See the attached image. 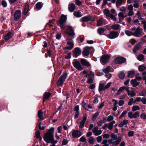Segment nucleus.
Returning <instances> with one entry per match:
<instances>
[{
    "instance_id": "obj_1",
    "label": "nucleus",
    "mask_w": 146,
    "mask_h": 146,
    "mask_svg": "<svg viewBox=\"0 0 146 146\" xmlns=\"http://www.w3.org/2000/svg\"><path fill=\"white\" fill-rule=\"evenodd\" d=\"M54 130V129L53 127H51L45 134L44 137V141L47 143L52 142L53 140Z\"/></svg>"
},
{
    "instance_id": "obj_2",
    "label": "nucleus",
    "mask_w": 146,
    "mask_h": 146,
    "mask_svg": "<svg viewBox=\"0 0 146 146\" xmlns=\"http://www.w3.org/2000/svg\"><path fill=\"white\" fill-rule=\"evenodd\" d=\"M67 27L65 33L66 34L68 35L70 37H70L67 38V40H71L72 39V38L74 36L75 34L71 26H67Z\"/></svg>"
},
{
    "instance_id": "obj_3",
    "label": "nucleus",
    "mask_w": 146,
    "mask_h": 146,
    "mask_svg": "<svg viewBox=\"0 0 146 146\" xmlns=\"http://www.w3.org/2000/svg\"><path fill=\"white\" fill-rule=\"evenodd\" d=\"M66 16L62 15L61 17L60 21L57 23V25L60 26L62 29H64L65 27L64 23L66 22Z\"/></svg>"
},
{
    "instance_id": "obj_4",
    "label": "nucleus",
    "mask_w": 146,
    "mask_h": 146,
    "mask_svg": "<svg viewBox=\"0 0 146 146\" xmlns=\"http://www.w3.org/2000/svg\"><path fill=\"white\" fill-rule=\"evenodd\" d=\"M67 77V74L66 73H64L60 77L59 79L57 82V86H62L65 81Z\"/></svg>"
},
{
    "instance_id": "obj_5",
    "label": "nucleus",
    "mask_w": 146,
    "mask_h": 146,
    "mask_svg": "<svg viewBox=\"0 0 146 146\" xmlns=\"http://www.w3.org/2000/svg\"><path fill=\"white\" fill-rule=\"evenodd\" d=\"M139 112L138 111H136L134 113L131 111L128 113V117L131 119L139 117Z\"/></svg>"
},
{
    "instance_id": "obj_6",
    "label": "nucleus",
    "mask_w": 146,
    "mask_h": 146,
    "mask_svg": "<svg viewBox=\"0 0 146 146\" xmlns=\"http://www.w3.org/2000/svg\"><path fill=\"white\" fill-rule=\"evenodd\" d=\"M92 49L94 50L92 47L86 46L84 48L82 54L84 56H88L90 54V50Z\"/></svg>"
},
{
    "instance_id": "obj_7",
    "label": "nucleus",
    "mask_w": 146,
    "mask_h": 146,
    "mask_svg": "<svg viewBox=\"0 0 146 146\" xmlns=\"http://www.w3.org/2000/svg\"><path fill=\"white\" fill-rule=\"evenodd\" d=\"M73 64L74 67L78 70L81 71L82 70V67L78 61L76 60L73 61Z\"/></svg>"
},
{
    "instance_id": "obj_8",
    "label": "nucleus",
    "mask_w": 146,
    "mask_h": 146,
    "mask_svg": "<svg viewBox=\"0 0 146 146\" xmlns=\"http://www.w3.org/2000/svg\"><path fill=\"white\" fill-rule=\"evenodd\" d=\"M126 61L125 58L121 57L117 58H115L114 60V62L116 64H120L123 63Z\"/></svg>"
},
{
    "instance_id": "obj_9",
    "label": "nucleus",
    "mask_w": 146,
    "mask_h": 146,
    "mask_svg": "<svg viewBox=\"0 0 146 146\" xmlns=\"http://www.w3.org/2000/svg\"><path fill=\"white\" fill-rule=\"evenodd\" d=\"M127 9L129 11L127 16L129 17H131L134 14V13L133 11V6L131 4L130 5L128 6L127 7Z\"/></svg>"
},
{
    "instance_id": "obj_10",
    "label": "nucleus",
    "mask_w": 146,
    "mask_h": 146,
    "mask_svg": "<svg viewBox=\"0 0 146 146\" xmlns=\"http://www.w3.org/2000/svg\"><path fill=\"white\" fill-rule=\"evenodd\" d=\"M118 35L119 34L117 32L113 31L110 32L107 36L110 38L114 39L117 37Z\"/></svg>"
},
{
    "instance_id": "obj_11",
    "label": "nucleus",
    "mask_w": 146,
    "mask_h": 146,
    "mask_svg": "<svg viewBox=\"0 0 146 146\" xmlns=\"http://www.w3.org/2000/svg\"><path fill=\"white\" fill-rule=\"evenodd\" d=\"M121 137H117V140L115 141H113V140L111 139L108 140V141L110 144H112L115 145H117L121 141Z\"/></svg>"
},
{
    "instance_id": "obj_12",
    "label": "nucleus",
    "mask_w": 146,
    "mask_h": 146,
    "mask_svg": "<svg viewBox=\"0 0 146 146\" xmlns=\"http://www.w3.org/2000/svg\"><path fill=\"white\" fill-rule=\"evenodd\" d=\"M72 135L74 138L78 137L82 135V133L78 130H75L72 132Z\"/></svg>"
},
{
    "instance_id": "obj_13",
    "label": "nucleus",
    "mask_w": 146,
    "mask_h": 146,
    "mask_svg": "<svg viewBox=\"0 0 146 146\" xmlns=\"http://www.w3.org/2000/svg\"><path fill=\"white\" fill-rule=\"evenodd\" d=\"M110 58V56L108 55H106L102 56V58L100 59V60L102 62L105 63L108 62Z\"/></svg>"
},
{
    "instance_id": "obj_14",
    "label": "nucleus",
    "mask_w": 146,
    "mask_h": 146,
    "mask_svg": "<svg viewBox=\"0 0 146 146\" xmlns=\"http://www.w3.org/2000/svg\"><path fill=\"white\" fill-rule=\"evenodd\" d=\"M141 31L140 27H138L137 29L133 33V35L137 37H139L142 36Z\"/></svg>"
},
{
    "instance_id": "obj_15",
    "label": "nucleus",
    "mask_w": 146,
    "mask_h": 146,
    "mask_svg": "<svg viewBox=\"0 0 146 146\" xmlns=\"http://www.w3.org/2000/svg\"><path fill=\"white\" fill-rule=\"evenodd\" d=\"M142 44L141 42H139L137 44L135 45L133 49V51L134 53H136L142 47Z\"/></svg>"
},
{
    "instance_id": "obj_16",
    "label": "nucleus",
    "mask_w": 146,
    "mask_h": 146,
    "mask_svg": "<svg viewBox=\"0 0 146 146\" xmlns=\"http://www.w3.org/2000/svg\"><path fill=\"white\" fill-rule=\"evenodd\" d=\"M21 11L20 10L16 11L15 13L14 19L15 20H17L20 17Z\"/></svg>"
},
{
    "instance_id": "obj_17",
    "label": "nucleus",
    "mask_w": 146,
    "mask_h": 146,
    "mask_svg": "<svg viewBox=\"0 0 146 146\" xmlns=\"http://www.w3.org/2000/svg\"><path fill=\"white\" fill-rule=\"evenodd\" d=\"M119 17V23H120L124 18L127 16V15H124V14L122 12H120L118 14Z\"/></svg>"
},
{
    "instance_id": "obj_18",
    "label": "nucleus",
    "mask_w": 146,
    "mask_h": 146,
    "mask_svg": "<svg viewBox=\"0 0 146 146\" xmlns=\"http://www.w3.org/2000/svg\"><path fill=\"white\" fill-rule=\"evenodd\" d=\"M87 119V117L86 116L84 117L83 119L80 122V125L79 126V127L80 128H83L84 125V124L86 121Z\"/></svg>"
},
{
    "instance_id": "obj_19",
    "label": "nucleus",
    "mask_w": 146,
    "mask_h": 146,
    "mask_svg": "<svg viewBox=\"0 0 146 146\" xmlns=\"http://www.w3.org/2000/svg\"><path fill=\"white\" fill-rule=\"evenodd\" d=\"M74 50L75 56L76 58L81 54V50L78 47H76L75 48Z\"/></svg>"
},
{
    "instance_id": "obj_20",
    "label": "nucleus",
    "mask_w": 146,
    "mask_h": 146,
    "mask_svg": "<svg viewBox=\"0 0 146 146\" xmlns=\"http://www.w3.org/2000/svg\"><path fill=\"white\" fill-rule=\"evenodd\" d=\"M80 62L82 64L83 66H90V65L89 62L87 61L85 59H81L80 60Z\"/></svg>"
},
{
    "instance_id": "obj_21",
    "label": "nucleus",
    "mask_w": 146,
    "mask_h": 146,
    "mask_svg": "<svg viewBox=\"0 0 146 146\" xmlns=\"http://www.w3.org/2000/svg\"><path fill=\"white\" fill-rule=\"evenodd\" d=\"M13 36V35L12 33L9 32L5 36L4 39L6 41L8 40L10 38H11Z\"/></svg>"
},
{
    "instance_id": "obj_22",
    "label": "nucleus",
    "mask_w": 146,
    "mask_h": 146,
    "mask_svg": "<svg viewBox=\"0 0 146 146\" xmlns=\"http://www.w3.org/2000/svg\"><path fill=\"white\" fill-rule=\"evenodd\" d=\"M68 10L71 12H73L75 8V5L73 3H70L68 5Z\"/></svg>"
},
{
    "instance_id": "obj_23",
    "label": "nucleus",
    "mask_w": 146,
    "mask_h": 146,
    "mask_svg": "<svg viewBox=\"0 0 146 146\" xmlns=\"http://www.w3.org/2000/svg\"><path fill=\"white\" fill-rule=\"evenodd\" d=\"M130 82L132 86L134 87L137 86L139 84V83L137 82L136 79L132 80Z\"/></svg>"
},
{
    "instance_id": "obj_24",
    "label": "nucleus",
    "mask_w": 146,
    "mask_h": 146,
    "mask_svg": "<svg viewBox=\"0 0 146 146\" xmlns=\"http://www.w3.org/2000/svg\"><path fill=\"white\" fill-rule=\"evenodd\" d=\"M115 123V121H112L109 123L108 125V127L110 130H111L112 129L113 124Z\"/></svg>"
},
{
    "instance_id": "obj_25",
    "label": "nucleus",
    "mask_w": 146,
    "mask_h": 146,
    "mask_svg": "<svg viewBox=\"0 0 146 146\" xmlns=\"http://www.w3.org/2000/svg\"><path fill=\"white\" fill-rule=\"evenodd\" d=\"M38 116L39 119L41 120H44V118L43 117V112L41 110H39L38 112Z\"/></svg>"
},
{
    "instance_id": "obj_26",
    "label": "nucleus",
    "mask_w": 146,
    "mask_h": 146,
    "mask_svg": "<svg viewBox=\"0 0 146 146\" xmlns=\"http://www.w3.org/2000/svg\"><path fill=\"white\" fill-rule=\"evenodd\" d=\"M135 73V72L134 70L129 71L127 76L129 78H132L134 76Z\"/></svg>"
},
{
    "instance_id": "obj_27",
    "label": "nucleus",
    "mask_w": 146,
    "mask_h": 146,
    "mask_svg": "<svg viewBox=\"0 0 146 146\" xmlns=\"http://www.w3.org/2000/svg\"><path fill=\"white\" fill-rule=\"evenodd\" d=\"M74 16L77 17H80L82 16V15L78 11H75L74 12Z\"/></svg>"
},
{
    "instance_id": "obj_28",
    "label": "nucleus",
    "mask_w": 146,
    "mask_h": 146,
    "mask_svg": "<svg viewBox=\"0 0 146 146\" xmlns=\"http://www.w3.org/2000/svg\"><path fill=\"white\" fill-rule=\"evenodd\" d=\"M105 88V84L103 83H100L99 86L98 90L100 92L102 91L103 90H104Z\"/></svg>"
},
{
    "instance_id": "obj_29",
    "label": "nucleus",
    "mask_w": 146,
    "mask_h": 146,
    "mask_svg": "<svg viewBox=\"0 0 146 146\" xmlns=\"http://www.w3.org/2000/svg\"><path fill=\"white\" fill-rule=\"evenodd\" d=\"M111 68L110 66H108L106 68H104L103 70V72L105 73H108L111 72Z\"/></svg>"
},
{
    "instance_id": "obj_30",
    "label": "nucleus",
    "mask_w": 146,
    "mask_h": 146,
    "mask_svg": "<svg viewBox=\"0 0 146 146\" xmlns=\"http://www.w3.org/2000/svg\"><path fill=\"white\" fill-rule=\"evenodd\" d=\"M103 12L104 14L107 17H109V16L111 14L109 10L107 9H105L104 10Z\"/></svg>"
},
{
    "instance_id": "obj_31",
    "label": "nucleus",
    "mask_w": 146,
    "mask_h": 146,
    "mask_svg": "<svg viewBox=\"0 0 146 146\" xmlns=\"http://www.w3.org/2000/svg\"><path fill=\"white\" fill-rule=\"evenodd\" d=\"M120 25L118 24H114L111 26V28L112 29L115 30H117L120 27Z\"/></svg>"
},
{
    "instance_id": "obj_32",
    "label": "nucleus",
    "mask_w": 146,
    "mask_h": 146,
    "mask_svg": "<svg viewBox=\"0 0 146 146\" xmlns=\"http://www.w3.org/2000/svg\"><path fill=\"white\" fill-rule=\"evenodd\" d=\"M90 17L88 16H85L82 17L81 19V21L83 22H86L90 20Z\"/></svg>"
},
{
    "instance_id": "obj_33",
    "label": "nucleus",
    "mask_w": 146,
    "mask_h": 146,
    "mask_svg": "<svg viewBox=\"0 0 146 146\" xmlns=\"http://www.w3.org/2000/svg\"><path fill=\"white\" fill-rule=\"evenodd\" d=\"M146 69V67L144 66L140 65L138 67V70L140 72L144 71Z\"/></svg>"
},
{
    "instance_id": "obj_34",
    "label": "nucleus",
    "mask_w": 146,
    "mask_h": 146,
    "mask_svg": "<svg viewBox=\"0 0 146 146\" xmlns=\"http://www.w3.org/2000/svg\"><path fill=\"white\" fill-rule=\"evenodd\" d=\"M128 121L127 119L124 120L119 125V127H122L125 125H126L128 123Z\"/></svg>"
},
{
    "instance_id": "obj_35",
    "label": "nucleus",
    "mask_w": 146,
    "mask_h": 146,
    "mask_svg": "<svg viewBox=\"0 0 146 146\" xmlns=\"http://www.w3.org/2000/svg\"><path fill=\"white\" fill-rule=\"evenodd\" d=\"M40 133L39 131H36L35 134V136L36 138L38 139L39 141H41L42 139L41 137L40 136Z\"/></svg>"
},
{
    "instance_id": "obj_36",
    "label": "nucleus",
    "mask_w": 146,
    "mask_h": 146,
    "mask_svg": "<svg viewBox=\"0 0 146 146\" xmlns=\"http://www.w3.org/2000/svg\"><path fill=\"white\" fill-rule=\"evenodd\" d=\"M97 31L99 35H102L104 32L105 29L102 28H100L98 29Z\"/></svg>"
},
{
    "instance_id": "obj_37",
    "label": "nucleus",
    "mask_w": 146,
    "mask_h": 146,
    "mask_svg": "<svg viewBox=\"0 0 146 146\" xmlns=\"http://www.w3.org/2000/svg\"><path fill=\"white\" fill-rule=\"evenodd\" d=\"M139 96L145 97L146 96V90H143L139 93L138 94Z\"/></svg>"
},
{
    "instance_id": "obj_38",
    "label": "nucleus",
    "mask_w": 146,
    "mask_h": 146,
    "mask_svg": "<svg viewBox=\"0 0 146 146\" xmlns=\"http://www.w3.org/2000/svg\"><path fill=\"white\" fill-rule=\"evenodd\" d=\"M140 109V108L137 105L134 106H133L132 108V111H135L137 110H139Z\"/></svg>"
},
{
    "instance_id": "obj_39",
    "label": "nucleus",
    "mask_w": 146,
    "mask_h": 146,
    "mask_svg": "<svg viewBox=\"0 0 146 146\" xmlns=\"http://www.w3.org/2000/svg\"><path fill=\"white\" fill-rule=\"evenodd\" d=\"M96 141V140L95 138L92 137H91L89 138V142L90 144H93L95 143Z\"/></svg>"
},
{
    "instance_id": "obj_40",
    "label": "nucleus",
    "mask_w": 146,
    "mask_h": 146,
    "mask_svg": "<svg viewBox=\"0 0 146 146\" xmlns=\"http://www.w3.org/2000/svg\"><path fill=\"white\" fill-rule=\"evenodd\" d=\"M50 95L51 94L49 93H45L44 95V99L45 100L48 99L50 96Z\"/></svg>"
},
{
    "instance_id": "obj_41",
    "label": "nucleus",
    "mask_w": 146,
    "mask_h": 146,
    "mask_svg": "<svg viewBox=\"0 0 146 146\" xmlns=\"http://www.w3.org/2000/svg\"><path fill=\"white\" fill-rule=\"evenodd\" d=\"M67 44L69 45L72 48L74 47V43L72 41H68L67 42Z\"/></svg>"
},
{
    "instance_id": "obj_42",
    "label": "nucleus",
    "mask_w": 146,
    "mask_h": 146,
    "mask_svg": "<svg viewBox=\"0 0 146 146\" xmlns=\"http://www.w3.org/2000/svg\"><path fill=\"white\" fill-rule=\"evenodd\" d=\"M125 75V74L122 72H120L118 74V76L121 79L124 78Z\"/></svg>"
},
{
    "instance_id": "obj_43",
    "label": "nucleus",
    "mask_w": 146,
    "mask_h": 146,
    "mask_svg": "<svg viewBox=\"0 0 146 146\" xmlns=\"http://www.w3.org/2000/svg\"><path fill=\"white\" fill-rule=\"evenodd\" d=\"M144 59V56L142 54L139 55L137 57V59L139 61H142Z\"/></svg>"
},
{
    "instance_id": "obj_44",
    "label": "nucleus",
    "mask_w": 146,
    "mask_h": 146,
    "mask_svg": "<svg viewBox=\"0 0 146 146\" xmlns=\"http://www.w3.org/2000/svg\"><path fill=\"white\" fill-rule=\"evenodd\" d=\"M29 11V5H26L24 9V15L27 14Z\"/></svg>"
},
{
    "instance_id": "obj_45",
    "label": "nucleus",
    "mask_w": 146,
    "mask_h": 146,
    "mask_svg": "<svg viewBox=\"0 0 146 146\" xmlns=\"http://www.w3.org/2000/svg\"><path fill=\"white\" fill-rule=\"evenodd\" d=\"M123 2L122 0H117L116 3V6L118 7L121 5Z\"/></svg>"
},
{
    "instance_id": "obj_46",
    "label": "nucleus",
    "mask_w": 146,
    "mask_h": 146,
    "mask_svg": "<svg viewBox=\"0 0 146 146\" xmlns=\"http://www.w3.org/2000/svg\"><path fill=\"white\" fill-rule=\"evenodd\" d=\"M125 33L128 36H131L133 35V33L131 31L129 30H126L125 31Z\"/></svg>"
},
{
    "instance_id": "obj_47",
    "label": "nucleus",
    "mask_w": 146,
    "mask_h": 146,
    "mask_svg": "<svg viewBox=\"0 0 146 146\" xmlns=\"http://www.w3.org/2000/svg\"><path fill=\"white\" fill-rule=\"evenodd\" d=\"M99 114V112H97L95 113L93 116L92 120L93 121H94L96 118L97 116Z\"/></svg>"
},
{
    "instance_id": "obj_48",
    "label": "nucleus",
    "mask_w": 146,
    "mask_h": 146,
    "mask_svg": "<svg viewBox=\"0 0 146 146\" xmlns=\"http://www.w3.org/2000/svg\"><path fill=\"white\" fill-rule=\"evenodd\" d=\"M119 10L120 11L122 12L126 13L127 12L126 8L124 6H123L121 7L120 8Z\"/></svg>"
},
{
    "instance_id": "obj_49",
    "label": "nucleus",
    "mask_w": 146,
    "mask_h": 146,
    "mask_svg": "<svg viewBox=\"0 0 146 146\" xmlns=\"http://www.w3.org/2000/svg\"><path fill=\"white\" fill-rule=\"evenodd\" d=\"M111 138V139L113 141H115L117 139V137L115 134L113 133H112L110 135Z\"/></svg>"
},
{
    "instance_id": "obj_50",
    "label": "nucleus",
    "mask_w": 146,
    "mask_h": 146,
    "mask_svg": "<svg viewBox=\"0 0 146 146\" xmlns=\"http://www.w3.org/2000/svg\"><path fill=\"white\" fill-rule=\"evenodd\" d=\"M108 141L107 140L104 139L102 142V143L103 144V146H109V144L107 143Z\"/></svg>"
},
{
    "instance_id": "obj_51",
    "label": "nucleus",
    "mask_w": 146,
    "mask_h": 146,
    "mask_svg": "<svg viewBox=\"0 0 146 146\" xmlns=\"http://www.w3.org/2000/svg\"><path fill=\"white\" fill-rule=\"evenodd\" d=\"M102 132V130H99L97 131L96 132H95V133H94V134L96 136H98L100 134H101Z\"/></svg>"
},
{
    "instance_id": "obj_52",
    "label": "nucleus",
    "mask_w": 146,
    "mask_h": 146,
    "mask_svg": "<svg viewBox=\"0 0 146 146\" xmlns=\"http://www.w3.org/2000/svg\"><path fill=\"white\" fill-rule=\"evenodd\" d=\"M36 7L37 8L39 9H41L42 7V4L40 2H38L36 4Z\"/></svg>"
},
{
    "instance_id": "obj_53",
    "label": "nucleus",
    "mask_w": 146,
    "mask_h": 146,
    "mask_svg": "<svg viewBox=\"0 0 146 146\" xmlns=\"http://www.w3.org/2000/svg\"><path fill=\"white\" fill-rule=\"evenodd\" d=\"M104 120H101L97 122V124L99 127H100L102 125V123H104Z\"/></svg>"
},
{
    "instance_id": "obj_54",
    "label": "nucleus",
    "mask_w": 146,
    "mask_h": 146,
    "mask_svg": "<svg viewBox=\"0 0 146 146\" xmlns=\"http://www.w3.org/2000/svg\"><path fill=\"white\" fill-rule=\"evenodd\" d=\"M111 19L113 20L114 21H115L116 20V18L115 16L112 14H111L110 16H109Z\"/></svg>"
},
{
    "instance_id": "obj_55",
    "label": "nucleus",
    "mask_w": 146,
    "mask_h": 146,
    "mask_svg": "<svg viewBox=\"0 0 146 146\" xmlns=\"http://www.w3.org/2000/svg\"><path fill=\"white\" fill-rule=\"evenodd\" d=\"M113 119V117L112 115L109 116L107 118V121L108 122L110 121Z\"/></svg>"
},
{
    "instance_id": "obj_56",
    "label": "nucleus",
    "mask_w": 146,
    "mask_h": 146,
    "mask_svg": "<svg viewBox=\"0 0 146 146\" xmlns=\"http://www.w3.org/2000/svg\"><path fill=\"white\" fill-rule=\"evenodd\" d=\"M134 134V131H129L128 133V135L129 137H132Z\"/></svg>"
},
{
    "instance_id": "obj_57",
    "label": "nucleus",
    "mask_w": 146,
    "mask_h": 146,
    "mask_svg": "<svg viewBox=\"0 0 146 146\" xmlns=\"http://www.w3.org/2000/svg\"><path fill=\"white\" fill-rule=\"evenodd\" d=\"M103 23L102 20L101 19H100L98 21L97 25L98 26H100L102 25Z\"/></svg>"
},
{
    "instance_id": "obj_58",
    "label": "nucleus",
    "mask_w": 146,
    "mask_h": 146,
    "mask_svg": "<svg viewBox=\"0 0 146 146\" xmlns=\"http://www.w3.org/2000/svg\"><path fill=\"white\" fill-rule=\"evenodd\" d=\"M141 23L143 25L144 29V30H146V22L145 21L142 20Z\"/></svg>"
},
{
    "instance_id": "obj_59",
    "label": "nucleus",
    "mask_w": 146,
    "mask_h": 146,
    "mask_svg": "<svg viewBox=\"0 0 146 146\" xmlns=\"http://www.w3.org/2000/svg\"><path fill=\"white\" fill-rule=\"evenodd\" d=\"M133 100V98H131L129 99L128 103V104L129 106H131L132 105Z\"/></svg>"
},
{
    "instance_id": "obj_60",
    "label": "nucleus",
    "mask_w": 146,
    "mask_h": 146,
    "mask_svg": "<svg viewBox=\"0 0 146 146\" xmlns=\"http://www.w3.org/2000/svg\"><path fill=\"white\" fill-rule=\"evenodd\" d=\"M127 113L126 111H124L119 116V118L121 119L123 116H124Z\"/></svg>"
},
{
    "instance_id": "obj_61",
    "label": "nucleus",
    "mask_w": 146,
    "mask_h": 146,
    "mask_svg": "<svg viewBox=\"0 0 146 146\" xmlns=\"http://www.w3.org/2000/svg\"><path fill=\"white\" fill-rule=\"evenodd\" d=\"M102 139V137L101 136H99L96 139L98 143H100V142Z\"/></svg>"
},
{
    "instance_id": "obj_62",
    "label": "nucleus",
    "mask_w": 146,
    "mask_h": 146,
    "mask_svg": "<svg viewBox=\"0 0 146 146\" xmlns=\"http://www.w3.org/2000/svg\"><path fill=\"white\" fill-rule=\"evenodd\" d=\"M80 140L82 142H85L86 141V139L83 136L82 137Z\"/></svg>"
},
{
    "instance_id": "obj_63",
    "label": "nucleus",
    "mask_w": 146,
    "mask_h": 146,
    "mask_svg": "<svg viewBox=\"0 0 146 146\" xmlns=\"http://www.w3.org/2000/svg\"><path fill=\"white\" fill-rule=\"evenodd\" d=\"M141 102L143 104H146V98L144 97L142 98L141 99Z\"/></svg>"
},
{
    "instance_id": "obj_64",
    "label": "nucleus",
    "mask_w": 146,
    "mask_h": 146,
    "mask_svg": "<svg viewBox=\"0 0 146 146\" xmlns=\"http://www.w3.org/2000/svg\"><path fill=\"white\" fill-rule=\"evenodd\" d=\"M140 117L143 119H146V115L144 113H142L140 115Z\"/></svg>"
}]
</instances>
